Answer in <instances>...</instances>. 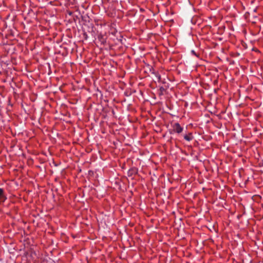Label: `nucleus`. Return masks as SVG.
Segmentation results:
<instances>
[{
    "label": "nucleus",
    "instance_id": "f257e3e1",
    "mask_svg": "<svg viewBox=\"0 0 263 263\" xmlns=\"http://www.w3.org/2000/svg\"><path fill=\"white\" fill-rule=\"evenodd\" d=\"M171 126L172 128L169 129L171 134H180L183 129V127H182L178 123H171Z\"/></svg>",
    "mask_w": 263,
    "mask_h": 263
},
{
    "label": "nucleus",
    "instance_id": "7ed1b4c3",
    "mask_svg": "<svg viewBox=\"0 0 263 263\" xmlns=\"http://www.w3.org/2000/svg\"><path fill=\"white\" fill-rule=\"evenodd\" d=\"M184 139L187 141H190L192 140L193 139L192 134L191 133H190L187 135H185L184 136Z\"/></svg>",
    "mask_w": 263,
    "mask_h": 263
},
{
    "label": "nucleus",
    "instance_id": "20e7f679",
    "mask_svg": "<svg viewBox=\"0 0 263 263\" xmlns=\"http://www.w3.org/2000/svg\"><path fill=\"white\" fill-rule=\"evenodd\" d=\"M165 113L170 114L168 112L166 111V110L165 111Z\"/></svg>",
    "mask_w": 263,
    "mask_h": 263
},
{
    "label": "nucleus",
    "instance_id": "f03ea898",
    "mask_svg": "<svg viewBox=\"0 0 263 263\" xmlns=\"http://www.w3.org/2000/svg\"><path fill=\"white\" fill-rule=\"evenodd\" d=\"M7 199V197L5 194L3 189L0 188V204L3 203Z\"/></svg>",
    "mask_w": 263,
    "mask_h": 263
}]
</instances>
